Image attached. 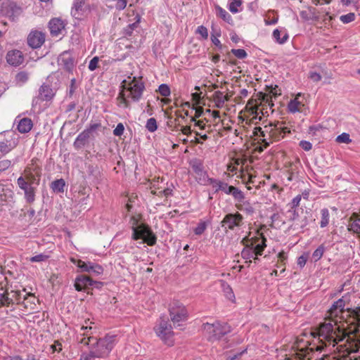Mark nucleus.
I'll return each instance as SVG.
<instances>
[{"label": "nucleus", "instance_id": "nucleus-45", "mask_svg": "<svg viewBox=\"0 0 360 360\" xmlns=\"http://www.w3.org/2000/svg\"><path fill=\"white\" fill-rule=\"evenodd\" d=\"M336 141L338 143H349L352 140L350 139L349 134L344 132L337 136Z\"/></svg>", "mask_w": 360, "mask_h": 360}, {"label": "nucleus", "instance_id": "nucleus-6", "mask_svg": "<svg viewBox=\"0 0 360 360\" xmlns=\"http://www.w3.org/2000/svg\"><path fill=\"white\" fill-rule=\"evenodd\" d=\"M154 330L158 337L169 345L173 343L174 332L172 325L168 320L160 317L158 323L155 326Z\"/></svg>", "mask_w": 360, "mask_h": 360}, {"label": "nucleus", "instance_id": "nucleus-20", "mask_svg": "<svg viewBox=\"0 0 360 360\" xmlns=\"http://www.w3.org/2000/svg\"><path fill=\"white\" fill-rule=\"evenodd\" d=\"M7 63L12 66H19L24 61L22 53L19 50L9 51L6 54Z\"/></svg>", "mask_w": 360, "mask_h": 360}, {"label": "nucleus", "instance_id": "nucleus-12", "mask_svg": "<svg viewBox=\"0 0 360 360\" xmlns=\"http://www.w3.org/2000/svg\"><path fill=\"white\" fill-rule=\"evenodd\" d=\"M282 123L276 122L275 124H271L269 126H265L264 129H262L261 127H256L255 129L259 131L260 136L265 137L267 134L272 140L279 141L283 138V135L281 134Z\"/></svg>", "mask_w": 360, "mask_h": 360}, {"label": "nucleus", "instance_id": "nucleus-16", "mask_svg": "<svg viewBox=\"0 0 360 360\" xmlns=\"http://www.w3.org/2000/svg\"><path fill=\"white\" fill-rule=\"evenodd\" d=\"M88 7L86 0H74L71 9L72 17L77 20L82 19L87 13Z\"/></svg>", "mask_w": 360, "mask_h": 360}, {"label": "nucleus", "instance_id": "nucleus-26", "mask_svg": "<svg viewBox=\"0 0 360 360\" xmlns=\"http://www.w3.org/2000/svg\"><path fill=\"white\" fill-rule=\"evenodd\" d=\"M282 30L275 29L272 34L273 39L280 44L285 43L289 37L285 30L284 29Z\"/></svg>", "mask_w": 360, "mask_h": 360}, {"label": "nucleus", "instance_id": "nucleus-32", "mask_svg": "<svg viewBox=\"0 0 360 360\" xmlns=\"http://www.w3.org/2000/svg\"><path fill=\"white\" fill-rule=\"evenodd\" d=\"M210 220H200L197 226L194 229L193 232L197 236L202 235L207 229V226L210 224Z\"/></svg>", "mask_w": 360, "mask_h": 360}, {"label": "nucleus", "instance_id": "nucleus-18", "mask_svg": "<svg viewBox=\"0 0 360 360\" xmlns=\"http://www.w3.org/2000/svg\"><path fill=\"white\" fill-rule=\"evenodd\" d=\"M65 24L60 18H53L49 22V27L52 37L63 35L65 32Z\"/></svg>", "mask_w": 360, "mask_h": 360}, {"label": "nucleus", "instance_id": "nucleus-55", "mask_svg": "<svg viewBox=\"0 0 360 360\" xmlns=\"http://www.w3.org/2000/svg\"><path fill=\"white\" fill-rule=\"evenodd\" d=\"M299 145L305 151H309L312 148V144L308 141H301Z\"/></svg>", "mask_w": 360, "mask_h": 360}, {"label": "nucleus", "instance_id": "nucleus-34", "mask_svg": "<svg viewBox=\"0 0 360 360\" xmlns=\"http://www.w3.org/2000/svg\"><path fill=\"white\" fill-rule=\"evenodd\" d=\"M65 186V182L64 179H60L53 181L51 183V188L54 192L56 193H63L64 191V187Z\"/></svg>", "mask_w": 360, "mask_h": 360}, {"label": "nucleus", "instance_id": "nucleus-8", "mask_svg": "<svg viewBox=\"0 0 360 360\" xmlns=\"http://www.w3.org/2000/svg\"><path fill=\"white\" fill-rule=\"evenodd\" d=\"M18 136L13 131L4 132L3 139L0 140V158L16 147Z\"/></svg>", "mask_w": 360, "mask_h": 360}, {"label": "nucleus", "instance_id": "nucleus-60", "mask_svg": "<svg viewBox=\"0 0 360 360\" xmlns=\"http://www.w3.org/2000/svg\"><path fill=\"white\" fill-rule=\"evenodd\" d=\"M309 77L315 82H319L322 78L321 75L316 72H310Z\"/></svg>", "mask_w": 360, "mask_h": 360}, {"label": "nucleus", "instance_id": "nucleus-27", "mask_svg": "<svg viewBox=\"0 0 360 360\" xmlns=\"http://www.w3.org/2000/svg\"><path fill=\"white\" fill-rule=\"evenodd\" d=\"M221 286L225 297L232 301H235V295L231 287L224 281H221Z\"/></svg>", "mask_w": 360, "mask_h": 360}, {"label": "nucleus", "instance_id": "nucleus-28", "mask_svg": "<svg viewBox=\"0 0 360 360\" xmlns=\"http://www.w3.org/2000/svg\"><path fill=\"white\" fill-rule=\"evenodd\" d=\"M217 15L223 20L229 24H233V18L231 15L223 8L219 6H216Z\"/></svg>", "mask_w": 360, "mask_h": 360}, {"label": "nucleus", "instance_id": "nucleus-29", "mask_svg": "<svg viewBox=\"0 0 360 360\" xmlns=\"http://www.w3.org/2000/svg\"><path fill=\"white\" fill-rule=\"evenodd\" d=\"M243 0H229L228 8L232 13H238L242 11Z\"/></svg>", "mask_w": 360, "mask_h": 360}, {"label": "nucleus", "instance_id": "nucleus-57", "mask_svg": "<svg viewBox=\"0 0 360 360\" xmlns=\"http://www.w3.org/2000/svg\"><path fill=\"white\" fill-rule=\"evenodd\" d=\"M127 4V0H117L115 4V8L119 11L124 9Z\"/></svg>", "mask_w": 360, "mask_h": 360}, {"label": "nucleus", "instance_id": "nucleus-53", "mask_svg": "<svg viewBox=\"0 0 360 360\" xmlns=\"http://www.w3.org/2000/svg\"><path fill=\"white\" fill-rule=\"evenodd\" d=\"M302 199L301 195H296L290 202V206L292 209H296L300 203Z\"/></svg>", "mask_w": 360, "mask_h": 360}, {"label": "nucleus", "instance_id": "nucleus-46", "mask_svg": "<svg viewBox=\"0 0 360 360\" xmlns=\"http://www.w3.org/2000/svg\"><path fill=\"white\" fill-rule=\"evenodd\" d=\"M231 53L239 59H244L247 57V52L243 49H231Z\"/></svg>", "mask_w": 360, "mask_h": 360}, {"label": "nucleus", "instance_id": "nucleus-9", "mask_svg": "<svg viewBox=\"0 0 360 360\" xmlns=\"http://www.w3.org/2000/svg\"><path fill=\"white\" fill-rule=\"evenodd\" d=\"M169 316L174 324L187 319L188 311L185 306L178 301L172 302L169 308Z\"/></svg>", "mask_w": 360, "mask_h": 360}, {"label": "nucleus", "instance_id": "nucleus-10", "mask_svg": "<svg viewBox=\"0 0 360 360\" xmlns=\"http://www.w3.org/2000/svg\"><path fill=\"white\" fill-rule=\"evenodd\" d=\"M243 215L236 212L226 214L221 221V224L224 230L233 231L236 227H240L243 224Z\"/></svg>", "mask_w": 360, "mask_h": 360}, {"label": "nucleus", "instance_id": "nucleus-17", "mask_svg": "<svg viewBox=\"0 0 360 360\" xmlns=\"http://www.w3.org/2000/svg\"><path fill=\"white\" fill-rule=\"evenodd\" d=\"M45 41V34L40 31H31L27 37V44L32 49H37L42 46Z\"/></svg>", "mask_w": 360, "mask_h": 360}, {"label": "nucleus", "instance_id": "nucleus-19", "mask_svg": "<svg viewBox=\"0 0 360 360\" xmlns=\"http://www.w3.org/2000/svg\"><path fill=\"white\" fill-rule=\"evenodd\" d=\"M58 64L66 71L70 72L75 67V59L70 52L65 51L60 55Z\"/></svg>", "mask_w": 360, "mask_h": 360}, {"label": "nucleus", "instance_id": "nucleus-58", "mask_svg": "<svg viewBox=\"0 0 360 360\" xmlns=\"http://www.w3.org/2000/svg\"><path fill=\"white\" fill-rule=\"evenodd\" d=\"M11 300L8 298L7 293H0V302L2 305L9 304Z\"/></svg>", "mask_w": 360, "mask_h": 360}, {"label": "nucleus", "instance_id": "nucleus-31", "mask_svg": "<svg viewBox=\"0 0 360 360\" xmlns=\"http://www.w3.org/2000/svg\"><path fill=\"white\" fill-rule=\"evenodd\" d=\"M321 213V221H320V227L325 228L326 227L330 222V212L327 208H323L320 211Z\"/></svg>", "mask_w": 360, "mask_h": 360}, {"label": "nucleus", "instance_id": "nucleus-21", "mask_svg": "<svg viewBox=\"0 0 360 360\" xmlns=\"http://www.w3.org/2000/svg\"><path fill=\"white\" fill-rule=\"evenodd\" d=\"M236 202V207L242 212H245L247 214L251 215L255 212V208L251 203L245 200L244 193L242 191V198L239 200H234Z\"/></svg>", "mask_w": 360, "mask_h": 360}, {"label": "nucleus", "instance_id": "nucleus-25", "mask_svg": "<svg viewBox=\"0 0 360 360\" xmlns=\"http://www.w3.org/2000/svg\"><path fill=\"white\" fill-rule=\"evenodd\" d=\"M32 120L25 117L19 121L17 128L20 133L25 134L29 132L32 129Z\"/></svg>", "mask_w": 360, "mask_h": 360}, {"label": "nucleus", "instance_id": "nucleus-5", "mask_svg": "<svg viewBox=\"0 0 360 360\" xmlns=\"http://www.w3.org/2000/svg\"><path fill=\"white\" fill-rule=\"evenodd\" d=\"M202 329L210 341L218 340L231 331L230 326L219 321L203 323Z\"/></svg>", "mask_w": 360, "mask_h": 360}, {"label": "nucleus", "instance_id": "nucleus-23", "mask_svg": "<svg viewBox=\"0 0 360 360\" xmlns=\"http://www.w3.org/2000/svg\"><path fill=\"white\" fill-rule=\"evenodd\" d=\"M221 191L226 195H231L233 198V200H239L242 198V191L237 187L229 185L225 181L222 184Z\"/></svg>", "mask_w": 360, "mask_h": 360}, {"label": "nucleus", "instance_id": "nucleus-36", "mask_svg": "<svg viewBox=\"0 0 360 360\" xmlns=\"http://www.w3.org/2000/svg\"><path fill=\"white\" fill-rule=\"evenodd\" d=\"M72 261L82 271L90 273L91 262H85L81 259H72Z\"/></svg>", "mask_w": 360, "mask_h": 360}, {"label": "nucleus", "instance_id": "nucleus-1", "mask_svg": "<svg viewBox=\"0 0 360 360\" xmlns=\"http://www.w3.org/2000/svg\"><path fill=\"white\" fill-rule=\"evenodd\" d=\"M345 300L344 297L335 302L329 309L328 313L331 320L328 323L321 324L318 330V338L321 343L316 349L321 351L324 347L332 346L342 340L345 333L344 326L338 324L335 319L345 311Z\"/></svg>", "mask_w": 360, "mask_h": 360}, {"label": "nucleus", "instance_id": "nucleus-44", "mask_svg": "<svg viewBox=\"0 0 360 360\" xmlns=\"http://www.w3.org/2000/svg\"><path fill=\"white\" fill-rule=\"evenodd\" d=\"M288 217L289 221H298L299 219V214L297 209H292L290 208L288 212Z\"/></svg>", "mask_w": 360, "mask_h": 360}, {"label": "nucleus", "instance_id": "nucleus-51", "mask_svg": "<svg viewBox=\"0 0 360 360\" xmlns=\"http://www.w3.org/2000/svg\"><path fill=\"white\" fill-rule=\"evenodd\" d=\"M96 357L90 349L89 352H82L79 357V360H93Z\"/></svg>", "mask_w": 360, "mask_h": 360}, {"label": "nucleus", "instance_id": "nucleus-41", "mask_svg": "<svg viewBox=\"0 0 360 360\" xmlns=\"http://www.w3.org/2000/svg\"><path fill=\"white\" fill-rule=\"evenodd\" d=\"M90 268V273L95 276L101 275L103 273V268L101 265L91 262Z\"/></svg>", "mask_w": 360, "mask_h": 360}, {"label": "nucleus", "instance_id": "nucleus-2", "mask_svg": "<svg viewBox=\"0 0 360 360\" xmlns=\"http://www.w3.org/2000/svg\"><path fill=\"white\" fill-rule=\"evenodd\" d=\"M121 87L122 90L117 96V105L122 108H130V101L139 102L145 90L142 79L131 76L122 81Z\"/></svg>", "mask_w": 360, "mask_h": 360}, {"label": "nucleus", "instance_id": "nucleus-59", "mask_svg": "<svg viewBox=\"0 0 360 360\" xmlns=\"http://www.w3.org/2000/svg\"><path fill=\"white\" fill-rule=\"evenodd\" d=\"M247 351L246 349H243L241 352H236L235 354H233V355H229L227 356V359L226 360H237L244 353H245Z\"/></svg>", "mask_w": 360, "mask_h": 360}, {"label": "nucleus", "instance_id": "nucleus-49", "mask_svg": "<svg viewBox=\"0 0 360 360\" xmlns=\"http://www.w3.org/2000/svg\"><path fill=\"white\" fill-rule=\"evenodd\" d=\"M351 315L357 321L359 326H360V307H358L354 309H349Z\"/></svg>", "mask_w": 360, "mask_h": 360}, {"label": "nucleus", "instance_id": "nucleus-33", "mask_svg": "<svg viewBox=\"0 0 360 360\" xmlns=\"http://www.w3.org/2000/svg\"><path fill=\"white\" fill-rule=\"evenodd\" d=\"M313 351H314L313 348L306 347L300 349L297 352V357L300 359H310L311 355L312 354Z\"/></svg>", "mask_w": 360, "mask_h": 360}, {"label": "nucleus", "instance_id": "nucleus-52", "mask_svg": "<svg viewBox=\"0 0 360 360\" xmlns=\"http://www.w3.org/2000/svg\"><path fill=\"white\" fill-rule=\"evenodd\" d=\"M49 256L44 255V254H39L37 255H35L32 257H31L30 261L32 262H40L45 261L48 259Z\"/></svg>", "mask_w": 360, "mask_h": 360}, {"label": "nucleus", "instance_id": "nucleus-14", "mask_svg": "<svg viewBox=\"0 0 360 360\" xmlns=\"http://www.w3.org/2000/svg\"><path fill=\"white\" fill-rule=\"evenodd\" d=\"M102 285L101 282L93 281L89 276L84 275H79L75 280V288L77 291H82L87 290L89 287L95 286L99 288Z\"/></svg>", "mask_w": 360, "mask_h": 360}, {"label": "nucleus", "instance_id": "nucleus-62", "mask_svg": "<svg viewBox=\"0 0 360 360\" xmlns=\"http://www.w3.org/2000/svg\"><path fill=\"white\" fill-rule=\"evenodd\" d=\"M211 41L217 47H218L219 49L221 50L222 49V44H221V41L218 38L215 37L214 34H211Z\"/></svg>", "mask_w": 360, "mask_h": 360}, {"label": "nucleus", "instance_id": "nucleus-39", "mask_svg": "<svg viewBox=\"0 0 360 360\" xmlns=\"http://www.w3.org/2000/svg\"><path fill=\"white\" fill-rule=\"evenodd\" d=\"M28 79V73L24 71L18 72L15 76V81L20 85H22L27 82Z\"/></svg>", "mask_w": 360, "mask_h": 360}, {"label": "nucleus", "instance_id": "nucleus-24", "mask_svg": "<svg viewBox=\"0 0 360 360\" xmlns=\"http://www.w3.org/2000/svg\"><path fill=\"white\" fill-rule=\"evenodd\" d=\"M54 96L52 88L48 84H42L39 89V96L37 98L33 100V103L36 99H40L41 101H50Z\"/></svg>", "mask_w": 360, "mask_h": 360}, {"label": "nucleus", "instance_id": "nucleus-35", "mask_svg": "<svg viewBox=\"0 0 360 360\" xmlns=\"http://www.w3.org/2000/svg\"><path fill=\"white\" fill-rule=\"evenodd\" d=\"M223 183H224L223 181H221L218 179H214V178L210 177L208 181H207V186L211 185L214 189V193H216L221 191Z\"/></svg>", "mask_w": 360, "mask_h": 360}, {"label": "nucleus", "instance_id": "nucleus-47", "mask_svg": "<svg viewBox=\"0 0 360 360\" xmlns=\"http://www.w3.org/2000/svg\"><path fill=\"white\" fill-rule=\"evenodd\" d=\"M99 57L94 56L89 62L88 68L90 71H94L98 67Z\"/></svg>", "mask_w": 360, "mask_h": 360}, {"label": "nucleus", "instance_id": "nucleus-48", "mask_svg": "<svg viewBox=\"0 0 360 360\" xmlns=\"http://www.w3.org/2000/svg\"><path fill=\"white\" fill-rule=\"evenodd\" d=\"M196 33L199 34L203 39H207L208 38V30L207 27L203 25L198 26L196 30Z\"/></svg>", "mask_w": 360, "mask_h": 360}, {"label": "nucleus", "instance_id": "nucleus-30", "mask_svg": "<svg viewBox=\"0 0 360 360\" xmlns=\"http://www.w3.org/2000/svg\"><path fill=\"white\" fill-rule=\"evenodd\" d=\"M213 98L216 106L219 108H222L225 101H227V97L220 91H217L214 93Z\"/></svg>", "mask_w": 360, "mask_h": 360}, {"label": "nucleus", "instance_id": "nucleus-42", "mask_svg": "<svg viewBox=\"0 0 360 360\" xmlns=\"http://www.w3.org/2000/svg\"><path fill=\"white\" fill-rule=\"evenodd\" d=\"M340 20L344 24L352 22L355 20V14L354 13H349L345 15H342L340 17Z\"/></svg>", "mask_w": 360, "mask_h": 360}, {"label": "nucleus", "instance_id": "nucleus-37", "mask_svg": "<svg viewBox=\"0 0 360 360\" xmlns=\"http://www.w3.org/2000/svg\"><path fill=\"white\" fill-rule=\"evenodd\" d=\"M300 105L301 103L297 99L291 100L288 104V110L292 113L299 112Z\"/></svg>", "mask_w": 360, "mask_h": 360}, {"label": "nucleus", "instance_id": "nucleus-54", "mask_svg": "<svg viewBox=\"0 0 360 360\" xmlns=\"http://www.w3.org/2000/svg\"><path fill=\"white\" fill-rule=\"evenodd\" d=\"M4 360H35L34 356H28L26 359H23L20 356H7L4 358Z\"/></svg>", "mask_w": 360, "mask_h": 360}, {"label": "nucleus", "instance_id": "nucleus-63", "mask_svg": "<svg viewBox=\"0 0 360 360\" xmlns=\"http://www.w3.org/2000/svg\"><path fill=\"white\" fill-rule=\"evenodd\" d=\"M307 257L304 255H301L297 259V265L300 266V268H302L305 266L307 262Z\"/></svg>", "mask_w": 360, "mask_h": 360}, {"label": "nucleus", "instance_id": "nucleus-15", "mask_svg": "<svg viewBox=\"0 0 360 360\" xmlns=\"http://www.w3.org/2000/svg\"><path fill=\"white\" fill-rule=\"evenodd\" d=\"M17 184L19 188L24 191L26 202L32 203L35 200V188L22 176L17 179Z\"/></svg>", "mask_w": 360, "mask_h": 360}, {"label": "nucleus", "instance_id": "nucleus-4", "mask_svg": "<svg viewBox=\"0 0 360 360\" xmlns=\"http://www.w3.org/2000/svg\"><path fill=\"white\" fill-rule=\"evenodd\" d=\"M266 239L262 233L258 236L249 238L245 237L242 240L245 248L241 252L242 257L245 259H249L254 257V255H262L264 248L266 247Z\"/></svg>", "mask_w": 360, "mask_h": 360}, {"label": "nucleus", "instance_id": "nucleus-61", "mask_svg": "<svg viewBox=\"0 0 360 360\" xmlns=\"http://www.w3.org/2000/svg\"><path fill=\"white\" fill-rule=\"evenodd\" d=\"M11 165V161L9 160H4L0 161V171L5 170L10 167Z\"/></svg>", "mask_w": 360, "mask_h": 360}, {"label": "nucleus", "instance_id": "nucleus-50", "mask_svg": "<svg viewBox=\"0 0 360 360\" xmlns=\"http://www.w3.org/2000/svg\"><path fill=\"white\" fill-rule=\"evenodd\" d=\"M124 127L122 123H118L113 130V134L116 136H121L124 134Z\"/></svg>", "mask_w": 360, "mask_h": 360}, {"label": "nucleus", "instance_id": "nucleus-3", "mask_svg": "<svg viewBox=\"0 0 360 360\" xmlns=\"http://www.w3.org/2000/svg\"><path fill=\"white\" fill-rule=\"evenodd\" d=\"M91 326H82L80 328V334L84 337L79 342L84 345H90L91 342L96 341L89 347L90 350L94 354L96 358H105L108 356L116 342V335H106L103 338L97 340L96 338L89 335L88 330H91Z\"/></svg>", "mask_w": 360, "mask_h": 360}, {"label": "nucleus", "instance_id": "nucleus-43", "mask_svg": "<svg viewBox=\"0 0 360 360\" xmlns=\"http://www.w3.org/2000/svg\"><path fill=\"white\" fill-rule=\"evenodd\" d=\"M158 91L162 96L167 97L170 95L171 91L169 86L166 84H162L159 86Z\"/></svg>", "mask_w": 360, "mask_h": 360}, {"label": "nucleus", "instance_id": "nucleus-7", "mask_svg": "<svg viewBox=\"0 0 360 360\" xmlns=\"http://www.w3.org/2000/svg\"><path fill=\"white\" fill-rule=\"evenodd\" d=\"M133 233L131 236V238L133 240H139L143 239V241L140 243V244H143L144 243H147L148 245H153L156 243L157 238L151 229L148 226H139V227H132Z\"/></svg>", "mask_w": 360, "mask_h": 360}, {"label": "nucleus", "instance_id": "nucleus-40", "mask_svg": "<svg viewBox=\"0 0 360 360\" xmlns=\"http://www.w3.org/2000/svg\"><path fill=\"white\" fill-rule=\"evenodd\" d=\"M146 128L150 132H154L158 129L157 121L154 117L148 119L146 122Z\"/></svg>", "mask_w": 360, "mask_h": 360}, {"label": "nucleus", "instance_id": "nucleus-13", "mask_svg": "<svg viewBox=\"0 0 360 360\" xmlns=\"http://www.w3.org/2000/svg\"><path fill=\"white\" fill-rule=\"evenodd\" d=\"M190 165L195 174V180L202 186H207V181L210 179L207 171L205 170L203 163L200 160H193Z\"/></svg>", "mask_w": 360, "mask_h": 360}, {"label": "nucleus", "instance_id": "nucleus-56", "mask_svg": "<svg viewBox=\"0 0 360 360\" xmlns=\"http://www.w3.org/2000/svg\"><path fill=\"white\" fill-rule=\"evenodd\" d=\"M309 224V219L307 216H304L302 219H299L296 225H297L300 228L303 229L306 227Z\"/></svg>", "mask_w": 360, "mask_h": 360}, {"label": "nucleus", "instance_id": "nucleus-22", "mask_svg": "<svg viewBox=\"0 0 360 360\" xmlns=\"http://www.w3.org/2000/svg\"><path fill=\"white\" fill-rule=\"evenodd\" d=\"M347 229L360 237V215L353 213L348 220Z\"/></svg>", "mask_w": 360, "mask_h": 360}, {"label": "nucleus", "instance_id": "nucleus-38", "mask_svg": "<svg viewBox=\"0 0 360 360\" xmlns=\"http://www.w3.org/2000/svg\"><path fill=\"white\" fill-rule=\"evenodd\" d=\"M325 250V246L323 245H321L314 251L312 258L314 262L319 261L322 257Z\"/></svg>", "mask_w": 360, "mask_h": 360}, {"label": "nucleus", "instance_id": "nucleus-64", "mask_svg": "<svg viewBox=\"0 0 360 360\" xmlns=\"http://www.w3.org/2000/svg\"><path fill=\"white\" fill-rule=\"evenodd\" d=\"M53 352L56 351L60 352L62 350V345L58 341H56L53 345L51 346Z\"/></svg>", "mask_w": 360, "mask_h": 360}, {"label": "nucleus", "instance_id": "nucleus-11", "mask_svg": "<svg viewBox=\"0 0 360 360\" xmlns=\"http://www.w3.org/2000/svg\"><path fill=\"white\" fill-rule=\"evenodd\" d=\"M101 127L100 124H91L89 127L82 131L75 139L73 146L75 149L82 148L88 142L93 132Z\"/></svg>", "mask_w": 360, "mask_h": 360}]
</instances>
